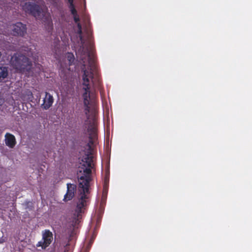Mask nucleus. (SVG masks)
<instances>
[{
	"label": "nucleus",
	"mask_w": 252,
	"mask_h": 252,
	"mask_svg": "<svg viewBox=\"0 0 252 252\" xmlns=\"http://www.w3.org/2000/svg\"><path fill=\"white\" fill-rule=\"evenodd\" d=\"M84 67L82 69L83 74L82 75L83 80V90L84 93L82 94L83 98V104L85 107L84 112L88 118L89 117L90 111V94L91 85L90 79L93 82L94 72L96 71V65L95 61L93 57L90 55H89V63L88 69L85 68V64H84Z\"/></svg>",
	"instance_id": "1"
},
{
	"label": "nucleus",
	"mask_w": 252,
	"mask_h": 252,
	"mask_svg": "<svg viewBox=\"0 0 252 252\" xmlns=\"http://www.w3.org/2000/svg\"><path fill=\"white\" fill-rule=\"evenodd\" d=\"M11 63L13 67L20 73H29L32 69V62L22 54H15L11 58Z\"/></svg>",
	"instance_id": "2"
},
{
	"label": "nucleus",
	"mask_w": 252,
	"mask_h": 252,
	"mask_svg": "<svg viewBox=\"0 0 252 252\" xmlns=\"http://www.w3.org/2000/svg\"><path fill=\"white\" fill-rule=\"evenodd\" d=\"M81 193V197L77 203V206L73 214L72 222L71 225L73 227H77L80 222V220L81 219L82 213L83 212V209L86 205V199L88 198L86 193L89 191H83V189H80Z\"/></svg>",
	"instance_id": "3"
},
{
	"label": "nucleus",
	"mask_w": 252,
	"mask_h": 252,
	"mask_svg": "<svg viewBox=\"0 0 252 252\" xmlns=\"http://www.w3.org/2000/svg\"><path fill=\"white\" fill-rule=\"evenodd\" d=\"M92 166H86L82 168L83 174L80 176L79 173H81L82 170H80L77 173L78 178L79 180V189H82L83 191H89L90 187V182L91 181V174L92 173Z\"/></svg>",
	"instance_id": "4"
},
{
	"label": "nucleus",
	"mask_w": 252,
	"mask_h": 252,
	"mask_svg": "<svg viewBox=\"0 0 252 252\" xmlns=\"http://www.w3.org/2000/svg\"><path fill=\"white\" fill-rule=\"evenodd\" d=\"M23 10L35 18L39 17L42 12V8L38 5L32 2H26L23 5Z\"/></svg>",
	"instance_id": "5"
},
{
	"label": "nucleus",
	"mask_w": 252,
	"mask_h": 252,
	"mask_svg": "<svg viewBox=\"0 0 252 252\" xmlns=\"http://www.w3.org/2000/svg\"><path fill=\"white\" fill-rule=\"evenodd\" d=\"M53 233L48 229H45L42 232V240L39 241L36 245L37 247H41L45 250L53 241Z\"/></svg>",
	"instance_id": "6"
},
{
	"label": "nucleus",
	"mask_w": 252,
	"mask_h": 252,
	"mask_svg": "<svg viewBox=\"0 0 252 252\" xmlns=\"http://www.w3.org/2000/svg\"><path fill=\"white\" fill-rule=\"evenodd\" d=\"M77 33L79 34V37L80 41L81 42V46L83 48H84V46H87V57H88V61L89 62V55H91L92 57H93L94 60H95L94 56V52L92 50L93 47V43L91 40V35L88 33V42L86 45H85V40L84 39L82 35V29L78 30Z\"/></svg>",
	"instance_id": "7"
},
{
	"label": "nucleus",
	"mask_w": 252,
	"mask_h": 252,
	"mask_svg": "<svg viewBox=\"0 0 252 252\" xmlns=\"http://www.w3.org/2000/svg\"><path fill=\"white\" fill-rule=\"evenodd\" d=\"M12 31L14 35L23 36L27 32L26 25L21 22H17L12 25Z\"/></svg>",
	"instance_id": "8"
},
{
	"label": "nucleus",
	"mask_w": 252,
	"mask_h": 252,
	"mask_svg": "<svg viewBox=\"0 0 252 252\" xmlns=\"http://www.w3.org/2000/svg\"><path fill=\"white\" fill-rule=\"evenodd\" d=\"M76 191V186L73 184H67V191L64 195L63 200L65 202L70 201L73 199Z\"/></svg>",
	"instance_id": "9"
},
{
	"label": "nucleus",
	"mask_w": 252,
	"mask_h": 252,
	"mask_svg": "<svg viewBox=\"0 0 252 252\" xmlns=\"http://www.w3.org/2000/svg\"><path fill=\"white\" fill-rule=\"evenodd\" d=\"M54 98L49 93L46 92L45 96L43 99V103L41 104V107L45 110L48 109L53 104Z\"/></svg>",
	"instance_id": "10"
},
{
	"label": "nucleus",
	"mask_w": 252,
	"mask_h": 252,
	"mask_svg": "<svg viewBox=\"0 0 252 252\" xmlns=\"http://www.w3.org/2000/svg\"><path fill=\"white\" fill-rule=\"evenodd\" d=\"M5 141L6 146L9 148H13L16 145V142L15 136L9 133H6L5 135Z\"/></svg>",
	"instance_id": "11"
},
{
	"label": "nucleus",
	"mask_w": 252,
	"mask_h": 252,
	"mask_svg": "<svg viewBox=\"0 0 252 252\" xmlns=\"http://www.w3.org/2000/svg\"><path fill=\"white\" fill-rule=\"evenodd\" d=\"M88 131L89 135V142L88 143L87 146L89 147L90 149H91V145L94 144L93 140L95 138L96 136V129L94 127H91L88 129Z\"/></svg>",
	"instance_id": "12"
},
{
	"label": "nucleus",
	"mask_w": 252,
	"mask_h": 252,
	"mask_svg": "<svg viewBox=\"0 0 252 252\" xmlns=\"http://www.w3.org/2000/svg\"><path fill=\"white\" fill-rule=\"evenodd\" d=\"M82 161L83 162L82 166L84 167L91 166L93 162V157L89 154H86L83 156Z\"/></svg>",
	"instance_id": "13"
},
{
	"label": "nucleus",
	"mask_w": 252,
	"mask_h": 252,
	"mask_svg": "<svg viewBox=\"0 0 252 252\" xmlns=\"http://www.w3.org/2000/svg\"><path fill=\"white\" fill-rule=\"evenodd\" d=\"M8 76V70L6 67H0V81Z\"/></svg>",
	"instance_id": "14"
},
{
	"label": "nucleus",
	"mask_w": 252,
	"mask_h": 252,
	"mask_svg": "<svg viewBox=\"0 0 252 252\" xmlns=\"http://www.w3.org/2000/svg\"><path fill=\"white\" fill-rule=\"evenodd\" d=\"M108 186H106V188H105V186L103 187V192L102 194V198L101 200L102 201H104L106 200L108 190Z\"/></svg>",
	"instance_id": "15"
},
{
	"label": "nucleus",
	"mask_w": 252,
	"mask_h": 252,
	"mask_svg": "<svg viewBox=\"0 0 252 252\" xmlns=\"http://www.w3.org/2000/svg\"><path fill=\"white\" fill-rule=\"evenodd\" d=\"M67 59L68 61L69 65H72L75 59L73 54L71 53H68L67 54Z\"/></svg>",
	"instance_id": "16"
},
{
	"label": "nucleus",
	"mask_w": 252,
	"mask_h": 252,
	"mask_svg": "<svg viewBox=\"0 0 252 252\" xmlns=\"http://www.w3.org/2000/svg\"><path fill=\"white\" fill-rule=\"evenodd\" d=\"M68 7L69 8L71 13L73 16L78 14L77 10L75 9L74 4L68 5Z\"/></svg>",
	"instance_id": "17"
},
{
	"label": "nucleus",
	"mask_w": 252,
	"mask_h": 252,
	"mask_svg": "<svg viewBox=\"0 0 252 252\" xmlns=\"http://www.w3.org/2000/svg\"><path fill=\"white\" fill-rule=\"evenodd\" d=\"M103 186H105L106 188V186L109 187V178L107 177H105L104 180Z\"/></svg>",
	"instance_id": "18"
},
{
	"label": "nucleus",
	"mask_w": 252,
	"mask_h": 252,
	"mask_svg": "<svg viewBox=\"0 0 252 252\" xmlns=\"http://www.w3.org/2000/svg\"><path fill=\"white\" fill-rule=\"evenodd\" d=\"M73 16V19L75 23H80V18L78 14L75 15Z\"/></svg>",
	"instance_id": "19"
},
{
	"label": "nucleus",
	"mask_w": 252,
	"mask_h": 252,
	"mask_svg": "<svg viewBox=\"0 0 252 252\" xmlns=\"http://www.w3.org/2000/svg\"><path fill=\"white\" fill-rule=\"evenodd\" d=\"M65 3H66L68 5H73V0H64Z\"/></svg>",
	"instance_id": "20"
},
{
	"label": "nucleus",
	"mask_w": 252,
	"mask_h": 252,
	"mask_svg": "<svg viewBox=\"0 0 252 252\" xmlns=\"http://www.w3.org/2000/svg\"><path fill=\"white\" fill-rule=\"evenodd\" d=\"M76 24H77L78 30L82 29V26H81V24L80 23H78Z\"/></svg>",
	"instance_id": "21"
},
{
	"label": "nucleus",
	"mask_w": 252,
	"mask_h": 252,
	"mask_svg": "<svg viewBox=\"0 0 252 252\" xmlns=\"http://www.w3.org/2000/svg\"><path fill=\"white\" fill-rule=\"evenodd\" d=\"M92 243H93V242L92 241L90 242L89 244L88 245V246L87 247L88 248H90L91 247V245H92Z\"/></svg>",
	"instance_id": "22"
},
{
	"label": "nucleus",
	"mask_w": 252,
	"mask_h": 252,
	"mask_svg": "<svg viewBox=\"0 0 252 252\" xmlns=\"http://www.w3.org/2000/svg\"><path fill=\"white\" fill-rule=\"evenodd\" d=\"M94 87H96L98 89H100V86H94Z\"/></svg>",
	"instance_id": "23"
},
{
	"label": "nucleus",
	"mask_w": 252,
	"mask_h": 252,
	"mask_svg": "<svg viewBox=\"0 0 252 252\" xmlns=\"http://www.w3.org/2000/svg\"><path fill=\"white\" fill-rule=\"evenodd\" d=\"M98 85H100V82H98Z\"/></svg>",
	"instance_id": "24"
}]
</instances>
